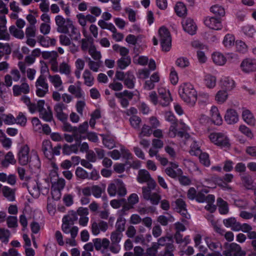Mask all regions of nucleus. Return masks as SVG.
Wrapping results in <instances>:
<instances>
[{
	"mask_svg": "<svg viewBox=\"0 0 256 256\" xmlns=\"http://www.w3.org/2000/svg\"><path fill=\"white\" fill-rule=\"evenodd\" d=\"M130 122L134 128H140V124L141 122V119L138 116H134L130 118Z\"/></svg>",
	"mask_w": 256,
	"mask_h": 256,
	"instance_id": "0e129e2a",
	"label": "nucleus"
},
{
	"mask_svg": "<svg viewBox=\"0 0 256 256\" xmlns=\"http://www.w3.org/2000/svg\"><path fill=\"white\" fill-rule=\"evenodd\" d=\"M236 51L240 53H245L248 50V46L244 42L238 40L236 42Z\"/></svg>",
	"mask_w": 256,
	"mask_h": 256,
	"instance_id": "49530a36",
	"label": "nucleus"
},
{
	"mask_svg": "<svg viewBox=\"0 0 256 256\" xmlns=\"http://www.w3.org/2000/svg\"><path fill=\"white\" fill-rule=\"evenodd\" d=\"M68 92L74 95L77 98H80L82 96V90L80 86L76 87L74 85H70L68 88Z\"/></svg>",
	"mask_w": 256,
	"mask_h": 256,
	"instance_id": "79ce46f5",
	"label": "nucleus"
},
{
	"mask_svg": "<svg viewBox=\"0 0 256 256\" xmlns=\"http://www.w3.org/2000/svg\"><path fill=\"white\" fill-rule=\"evenodd\" d=\"M239 130L247 137L252 138L254 137V134L251 130L244 125H240L239 126Z\"/></svg>",
	"mask_w": 256,
	"mask_h": 256,
	"instance_id": "bf43d9fd",
	"label": "nucleus"
},
{
	"mask_svg": "<svg viewBox=\"0 0 256 256\" xmlns=\"http://www.w3.org/2000/svg\"><path fill=\"white\" fill-rule=\"evenodd\" d=\"M158 33L162 50L169 51L172 46V38L170 32L166 27L162 26L159 29Z\"/></svg>",
	"mask_w": 256,
	"mask_h": 256,
	"instance_id": "7ed1b4c3",
	"label": "nucleus"
},
{
	"mask_svg": "<svg viewBox=\"0 0 256 256\" xmlns=\"http://www.w3.org/2000/svg\"><path fill=\"white\" fill-rule=\"evenodd\" d=\"M102 137V142L104 146L109 149L115 146V140L114 138L108 136L100 134Z\"/></svg>",
	"mask_w": 256,
	"mask_h": 256,
	"instance_id": "bb28decb",
	"label": "nucleus"
},
{
	"mask_svg": "<svg viewBox=\"0 0 256 256\" xmlns=\"http://www.w3.org/2000/svg\"><path fill=\"white\" fill-rule=\"evenodd\" d=\"M204 23L206 26L214 30H221L222 27L220 18L207 16L204 20Z\"/></svg>",
	"mask_w": 256,
	"mask_h": 256,
	"instance_id": "9b49d317",
	"label": "nucleus"
},
{
	"mask_svg": "<svg viewBox=\"0 0 256 256\" xmlns=\"http://www.w3.org/2000/svg\"><path fill=\"white\" fill-rule=\"evenodd\" d=\"M177 126H178V122L174 123L171 124L170 127L168 135L170 138H174L176 134L178 135V130H177Z\"/></svg>",
	"mask_w": 256,
	"mask_h": 256,
	"instance_id": "774afa93",
	"label": "nucleus"
},
{
	"mask_svg": "<svg viewBox=\"0 0 256 256\" xmlns=\"http://www.w3.org/2000/svg\"><path fill=\"white\" fill-rule=\"evenodd\" d=\"M212 59L214 62L218 66H223L226 62L225 56L220 52H214L212 54Z\"/></svg>",
	"mask_w": 256,
	"mask_h": 256,
	"instance_id": "393cba45",
	"label": "nucleus"
},
{
	"mask_svg": "<svg viewBox=\"0 0 256 256\" xmlns=\"http://www.w3.org/2000/svg\"><path fill=\"white\" fill-rule=\"evenodd\" d=\"M40 118L46 122H50L52 118V113L50 107H48V110H44L40 111Z\"/></svg>",
	"mask_w": 256,
	"mask_h": 256,
	"instance_id": "7c9ffc66",
	"label": "nucleus"
},
{
	"mask_svg": "<svg viewBox=\"0 0 256 256\" xmlns=\"http://www.w3.org/2000/svg\"><path fill=\"white\" fill-rule=\"evenodd\" d=\"M63 122V130L66 132H74V134H77L78 128L73 127L70 124L66 121L62 122Z\"/></svg>",
	"mask_w": 256,
	"mask_h": 256,
	"instance_id": "680f3d73",
	"label": "nucleus"
},
{
	"mask_svg": "<svg viewBox=\"0 0 256 256\" xmlns=\"http://www.w3.org/2000/svg\"><path fill=\"white\" fill-rule=\"evenodd\" d=\"M228 96L226 90H219L216 95L215 100L218 103L222 104L226 100Z\"/></svg>",
	"mask_w": 256,
	"mask_h": 256,
	"instance_id": "ea45409f",
	"label": "nucleus"
},
{
	"mask_svg": "<svg viewBox=\"0 0 256 256\" xmlns=\"http://www.w3.org/2000/svg\"><path fill=\"white\" fill-rule=\"evenodd\" d=\"M159 248L160 246H166V248L171 249L173 248V240L172 236H162L158 239V242H156Z\"/></svg>",
	"mask_w": 256,
	"mask_h": 256,
	"instance_id": "aec40b11",
	"label": "nucleus"
},
{
	"mask_svg": "<svg viewBox=\"0 0 256 256\" xmlns=\"http://www.w3.org/2000/svg\"><path fill=\"white\" fill-rule=\"evenodd\" d=\"M10 235V231L4 228H0V240L5 244H7L9 240Z\"/></svg>",
	"mask_w": 256,
	"mask_h": 256,
	"instance_id": "3c124183",
	"label": "nucleus"
},
{
	"mask_svg": "<svg viewBox=\"0 0 256 256\" xmlns=\"http://www.w3.org/2000/svg\"><path fill=\"white\" fill-rule=\"evenodd\" d=\"M136 78L132 72H126V77L124 80V86L128 88L132 89L134 87Z\"/></svg>",
	"mask_w": 256,
	"mask_h": 256,
	"instance_id": "4be33fe9",
	"label": "nucleus"
},
{
	"mask_svg": "<svg viewBox=\"0 0 256 256\" xmlns=\"http://www.w3.org/2000/svg\"><path fill=\"white\" fill-rule=\"evenodd\" d=\"M181 98L190 106H194L197 100V92L194 86L190 83L180 85L178 90Z\"/></svg>",
	"mask_w": 256,
	"mask_h": 256,
	"instance_id": "f03ea898",
	"label": "nucleus"
},
{
	"mask_svg": "<svg viewBox=\"0 0 256 256\" xmlns=\"http://www.w3.org/2000/svg\"><path fill=\"white\" fill-rule=\"evenodd\" d=\"M2 118L4 122L6 124H12L15 123L16 120L14 116L11 114L2 115Z\"/></svg>",
	"mask_w": 256,
	"mask_h": 256,
	"instance_id": "052dcab7",
	"label": "nucleus"
},
{
	"mask_svg": "<svg viewBox=\"0 0 256 256\" xmlns=\"http://www.w3.org/2000/svg\"><path fill=\"white\" fill-rule=\"evenodd\" d=\"M66 106L62 102L56 104L54 107L56 116L62 122L66 121L68 118V115L63 112Z\"/></svg>",
	"mask_w": 256,
	"mask_h": 256,
	"instance_id": "ddd939ff",
	"label": "nucleus"
},
{
	"mask_svg": "<svg viewBox=\"0 0 256 256\" xmlns=\"http://www.w3.org/2000/svg\"><path fill=\"white\" fill-rule=\"evenodd\" d=\"M63 224L62 226V229L64 232L65 234L70 233L71 237L74 239L77 236L78 232V228L76 226H73L70 229V226L72 224H68V222H62Z\"/></svg>",
	"mask_w": 256,
	"mask_h": 256,
	"instance_id": "6ab92c4d",
	"label": "nucleus"
},
{
	"mask_svg": "<svg viewBox=\"0 0 256 256\" xmlns=\"http://www.w3.org/2000/svg\"><path fill=\"white\" fill-rule=\"evenodd\" d=\"M65 180L62 178H58L56 182L52 184V198L58 200L60 196V190L65 186Z\"/></svg>",
	"mask_w": 256,
	"mask_h": 256,
	"instance_id": "1a4fd4ad",
	"label": "nucleus"
},
{
	"mask_svg": "<svg viewBox=\"0 0 256 256\" xmlns=\"http://www.w3.org/2000/svg\"><path fill=\"white\" fill-rule=\"evenodd\" d=\"M204 81L206 85L208 88H212L216 85V78L214 76L207 74L205 76Z\"/></svg>",
	"mask_w": 256,
	"mask_h": 256,
	"instance_id": "c9c22d12",
	"label": "nucleus"
},
{
	"mask_svg": "<svg viewBox=\"0 0 256 256\" xmlns=\"http://www.w3.org/2000/svg\"><path fill=\"white\" fill-rule=\"evenodd\" d=\"M222 87L226 90H232L234 86V81L230 78H224L221 80Z\"/></svg>",
	"mask_w": 256,
	"mask_h": 256,
	"instance_id": "2f4dec72",
	"label": "nucleus"
},
{
	"mask_svg": "<svg viewBox=\"0 0 256 256\" xmlns=\"http://www.w3.org/2000/svg\"><path fill=\"white\" fill-rule=\"evenodd\" d=\"M209 138L212 142L222 148H228L230 146L229 138L224 134L212 133L210 134Z\"/></svg>",
	"mask_w": 256,
	"mask_h": 256,
	"instance_id": "20e7f679",
	"label": "nucleus"
},
{
	"mask_svg": "<svg viewBox=\"0 0 256 256\" xmlns=\"http://www.w3.org/2000/svg\"><path fill=\"white\" fill-rule=\"evenodd\" d=\"M2 189L3 196L10 202L15 200V191L8 186H4Z\"/></svg>",
	"mask_w": 256,
	"mask_h": 256,
	"instance_id": "b1692460",
	"label": "nucleus"
},
{
	"mask_svg": "<svg viewBox=\"0 0 256 256\" xmlns=\"http://www.w3.org/2000/svg\"><path fill=\"white\" fill-rule=\"evenodd\" d=\"M108 228V223L103 220H100L98 223L94 222L92 224V232L95 236L99 234L100 230L106 232Z\"/></svg>",
	"mask_w": 256,
	"mask_h": 256,
	"instance_id": "4468645a",
	"label": "nucleus"
},
{
	"mask_svg": "<svg viewBox=\"0 0 256 256\" xmlns=\"http://www.w3.org/2000/svg\"><path fill=\"white\" fill-rule=\"evenodd\" d=\"M10 36L7 32L5 26H0V40H10Z\"/></svg>",
	"mask_w": 256,
	"mask_h": 256,
	"instance_id": "338daca9",
	"label": "nucleus"
},
{
	"mask_svg": "<svg viewBox=\"0 0 256 256\" xmlns=\"http://www.w3.org/2000/svg\"><path fill=\"white\" fill-rule=\"evenodd\" d=\"M176 64L178 66L184 68L188 66L190 62L187 58L182 57L177 59Z\"/></svg>",
	"mask_w": 256,
	"mask_h": 256,
	"instance_id": "69168bd1",
	"label": "nucleus"
},
{
	"mask_svg": "<svg viewBox=\"0 0 256 256\" xmlns=\"http://www.w3.org/2000/svg\"><path fill=\"white\" fill-rule=\"evenodd\" d=\"M242 70L245 72H250L255 70V60L246 59L242 62L240 64Z\"/></svg>",
	"mask_w": 256,
	"mask_h": 256,
	"instance_id": "f3484780",
	"label": "nucleus"
},
{
	"mask_svg": "<svg viewBox=\"0 0 256 256\" xmlns=\"http://www.w3.org/2000/svg\"><path fill=\"white\" fill-rule=\"evenodd\" d=\"M104 189L98 186H92V195L96 198H100L102 196V194L104 192Z\"/></svg>",
	"mask_w": 256,
	"mask_h": 256,
	"instance_id": "4d7b16f0",
	"label": "nucleus"
},
{
	"mask_svg": "<svg viewBox=\"0 0 256 256\" xmlns=\"http://www.w3.org/2000/svg\"><path fill=\"white\" fill-rule=\"evenodd\" d=\"M70 66L67 63L63 62L60 64L59 72L61 74L68 76L70 73Z\"/></svg>",
	"mask_w": 256,
	"mask_h": 256,
	"instance_id": "5fc2aeb1",
	"label": "nucleus"
},
{
	"mask_svg": "<svg viewBox=\"0 0 256 256\" xmlns=\"http://www.w3.org/2000/svg\"><path fill=\"white\" fill-rule=\"evenodd\" d=\"M239 120L237 112L233 109L228 110L224 116V120L228 124L236 123Z\"/></svg>",
	"mask_w": 256,
	"mask_h": 256,
	"instance_id": "2eb2a0df",
	"label": "nucleus"
},
{
	"mask_svg": "<svg viewBox=\"0 0 256 256\" xmlns=\"http://www.w3.org/2000/svg\"><path fill=\"white\" fill-rule=\"evenodd\" d=\"M78 214L76 212L72 210L62 218V222H68L70 224H74V222L78 220Z\"/></svg>",
	"mask_w": 256,
	"mask_h": 256,
	"instance_id": "c756f323",
	"label": "nucleus"
},
{
	"mask_svg": "<svg viewBox=\"0 0 256 256\" xmlns=\"http://www.w3.org/2000/svg\"><path fill=\"white\" fill-rule=\"evenodd\" d=\"M210 114L212 122L216 125H220L222 122V118L218 110V108L213 106L210 110Z\"/></svg>",
	"mask_w": 256,
	"mask_h": 256,
	"instance_id": "5701e85b",
	"label": "nucleus"
},
{
	"mask_svg": "<svg viewBox=\"0 0 256 256\" xmlns=\"http://www.w3.org/2000/svg\"><path fill=\"white\" fill-rule=\"evenodd\" d=\"M88 65L90 68L94 72H98L100 66L102 62L100 60H96V62H94L90 58H88Z\"/></svg>",
	"mask_w": 256,
	"mask_h": 256,
	"instance_id": "09e8293b",
	"label": "nucleus"
},
{
	"mask_svg": "<svg viewBox=\"0 0 256 256\" xmlns=\"http://www.w3.org/2000/svg\"><path fill=\"white\" fill-rule=\"evenodd\" d=\"M158 248L157 244L154 242L151 247L147 248L146 252L144 256H156Z\"/></svg>",
	"mask_w": 256,
	"mask_h": 256,
	"instance_id": "8fccbe9b",
	"label": "nucleus"
},
{
	"mask_svg": "<svg viewBox=\"0 0 256 256\" xmlns=\"http://www.w3.org/2000/svg\"><path fill=\"white\" fill-rule=\"evenodd\" d=\"M82 77L84 80V84L86 86H91L94 84V78L89 70H86L84 71Z\"/></svg>",
	"mask_w": 256,
	"mask_h": 256,
	"instance_id": "cd10ccee",
	"label": "nucleus"
},
{
	"mask_svg": "<svg viewBox=\"0 0 256 256\" xmlns=\"http://www.w3.org/2000/svg\"><path fill=\"white\" fill-rule=\"evenodd\" d=\"M223 224L226 228H230L234 231H239L240 222H237L234 218L231 217L223 220Z\"/></svg>",
	"mask_w": 256,
	"mask_h": 256,
	"instance_id": "a211bd4d",
	"label": "nucleus"
},
{
	"mask_svg": "<svg viewBox=\"0 0 256 256\" xmlns=\"http://www.w3.org/2000/svg\"><path fill=\"white\" fill-rule=\"evenodd\" d=\"M10 34L16 38L22 39L24 38V32L17 28L15 26H12L9 28Z\"/></svg>",
	"mask_w": 256,
	"mask_h": 256,
	"instance_id": "f704fd0d",
	"label": "nucleus"
},
{
	"mask_svg": "<svg viewBox=\"0 0 256 256\" xmlns=\"http://www.w3.org/2000/svg\"><path fill=\"white\" fill-rule=\"evenodd\" d=\"M234 36L227 34L224 38L223 43L225 46L229 47L234 44Z\"/></svg>",
	"mask_w": 256,
	"mask_h": 256,
	"instance_id": "13d9d810",
	"label": "nucleus"
},
{
	"mask_svg": "<svg viewBox=\"0 0 256 256\" xmlns=\"http://www.w3.org/2000/svg\"><path fill=\"white\" fill-rule=\"evenodd\" d=\"M18 160H38L37 152L34 150L30 152L28 145L22 146L18 153Z\"/></svg>",
	"mask_w": 256,
	"mask_h": 256,
	"instance_id": "423d86ee",
	"label": "nucleus"
},
{
	"mask_svg": "<svg viewBox=\"0 0 256 256\" xmlns=\"http://www.w3.org/2000/svg\"><path fill=\"white\" fill-rule=\"evenodd\" d=\"M55 21L58 26L57 31L62 34H68V30L70 29L69 36L72 40L80 42L81 34L80 30L76 27L70 18H64L62 16L58 15L55 18Z\"/></svg>",
	"mask_w": 256,
	"mask_h": 256,
	"instance_id": "f257e3e1",
	"label": "nucleus"
},
{
	"mask_svg": "<svg viewBox=\"0 0 256 256\" xmlns=\"http://www.w3.org/2000/svg\"><path fill=\"white\" fill-rule=\"evenodd\" d=\"M123 236L122 233L114 230L111 233L110 240L113 244H118Z\"/></svg>",
	"mask_w": 256,
	"mask_h": 256,
	"instance_id": "37998d69",
	"label": "nucleus"
},
{
	"mask_svg": "<svg viewBox=\"0 0 256 256\" xmlns=\"http://www.w3.org/2000/svg\"><path fill=\"white\" fill-rule=\"evenodd\" d=\"M36 94L40 97H43L48 92V84L46 82L44 76L40 75L36 82Z\"/></svg>",
	"mask_w": 256,
	"mask_h": 256,
	"instance_id": "6e6552de",
	"label": "nucleus"
},
{
	"mask_svg": "<svg viewBox=\"0 0 256 256\" xmlns=\"http://www.w3.org/2000/svg\"><path fill=\"white\" fill-rule=\"evenodd\" d=\"M92 242L96 250L100 251L102 254L106 252L110 244V241L106 238H96L93 239Z\"/></svg>",
	"mask_w": 256,
	"mask_h": 256,
	"instance_id": "9d476101",
	"label": "nucleus"
},
{
	"mask_svg": "<svg viewBox=\"0 0 256 256\" xmlns=\"http://www.w3.org/2000/svg\"><path fill=\"white\" fill-rule=\"evenodd\" d=\"M244 34L249 37H253L256 32L254 25L248 24L242 28Z\"/></svg>",
	"mask_w": 256,
	"mask_h": 256,
	"instance_id": "c03bdc74",
	"label": "nucleus"
},
{
	"mask_svg": "<svg viewBox=\"0 0 256 256\" xmlns=\"http://www.w3.org/2000/svg\"><path fill=\"white\" fill-rule=\"evenodd\" d=\"M190 154L192 156H198L200 160H208V154L206 152H202L199 148H196L195 150L192 148L190 150Z\"/></svg>",
	"mask_w": 256,
	"mask_h": 256,
	"instance_id": "473e14b6",
	"label": "nucleus"
},
{
	"mask_svg": "<svg viewBox=\"0 0 256 256\" xmlns=\"http://www.w3.org/2000/svg\"><path fill=\"white\" fill-rule=\"evenodd\" d=\"M12 90L14 96H18L22 94H28L30 92V87L27 83L23 82L20 85H14Z\"/></svg>",
	"mask_w": 256,
	"mask_h": 256,
	"instance_id": "dca6fc26",
	"label": "nucleus"
},
{
	"mask_svg": "<svg viewBox=\"0 0 256 256\" xmlns=\"http://www.w3.org/2000/svg\"><path fill=\"white\" fill-rule=\"evenodd\" d=\"M184 30L190 35L196 34L197 26L194 20L190 18L184 19L182 22Z\"/></svg>",
	"mask_w": 256,
	"mask_h": 256,
	"instance_id": "f8f14e48",
	"label": "nucleus"
},
{
	"mask_svg": "<svg viewBox=\"0 0 256 256\" xmlns=\"http://www.w3.org/2000/svg\"><path fill=\"white\" fill-rule=\"evenodd\" d=\"M217 204L219 207L218 210L220 214H226L228 212V208L227 202L221 198L217 199Z\"/></svg>",
	"mask_w": 256,
	"mask_h": 256,
	"instance_id": "c85d7f7f",
	"label": "nucleus"
},
{
	"mask_svg": "<svg viewBox=\"0 0 256 256\" xmlns=\"http://www.w3.org/2000/svg\"><path fill=\"white\" fill-rule=\"evenodd\" d=\"M7 224L8 228H16L18 226V220L16 216H9L6 219Z\"/></svg>",
	"mask_w": 256,
	"mask_h": 256,
	"instance_id": "e2e57ef3",
	"label": "nucleus"
},
{
	"mask_svg": "<svg viewBox=\"0 0 256 256\" xmlns=\"http://www.w3.org/2000/svg\"><path fill=\"white\" fill-rule=\"evenodd\" d=\"M115 96L117 98H127L128 100H131L134 96V94L132 92H130L128 90H124L122 92H116L115 93Z\"/></svg>",
	"mask_w": 256,
	"mask_h": 256,
	"instance_id": "864d4df0",
	"label": "nucleus"
},
{
	"mask_svg": "<svg viewBox=\"0 0 256 256\" xmlns=\"http://www.w3.org/2000/svg\"><path fill=\"white\" fill-rule=\"evenodd\" d=\"M225 256H246V253L242 250L240 245L236 243L226 244L225 250L222 252Z\"/></svg>",
	"mask_w": 256,
	"mask_h": 256,
	"instance_id": "39448f33",
	"label": "nucleus"
},
{
	"mask_svg": "<svg viewBox=\"0 0 256 256\" xmlns=\"http://www.w3.org/2000/svg\"><path fill=\"white\" fill-rule=\"evenodd\" d=\"M126 220L122 217H120L118 218L116 224V231L122 233L125 230V225Z\"/></svg>",
	"mask_w": 256,
	"mask_h": 256,
	"instance_id": "58836bf2",
	"label": "nucleus"
},
{
	"mask_svg": "<svg viewBox=\"0 0 256 256\" xmlns=\"http://www.w3.org/2000/svg\"><path fill=\"white\" fill-rule=\"evenodd\" d=\"M159 100L160 104L162 106H168L170 103L172 102V98L170 96V94H166L162 98H159Z\"/></svg>",
	"mask_w": 256,
	"mask_h": 256,
	"instance_id": "6e6d98bb",
	"label": "nucleus"
},
{
	"mask_svg": "<svg viewBox=\"0 0 256 256\" xmlns=\"http://www.w3.org/2000/svg\"><path fill=\"white\" fill-rule=\"evenodd\" d=\"M130 63L131 58L130 56L122 57L117 61V64L118 67L122 70L124 69L126 67L128 66Z\"/></svg>",
	"mask_w": 256,
	"mask_h": 256,
	"instance_id": "72a5a7b5",
	"label": "nucleus"
},
{
	"mask_svg": "<svg viewBox=\"0 0 256 256\" xmlns=\"http://www.w3.org/2000/svg\"><path fill=\"white\" fill-rule=\"evenodd\" d=\"M152 134V130L151 128L146 124H144L142 128L141 132L139 134V137L142 138L144 136H150Z\"/></svg>",
	"mask_w": 256,
	"mask_h": 256,
	"instance_id": "603ef678",
	"label": "nucleus"
},
{
	"mask_svg": "<svg viewBox=\"0 0 256 256\" xmlns=\"http://www.w3.org/2000/svg\"><path fill=\"white\" fill-rule=\"evenodd\" d=\"M242 112V118L243 120L249 125L254 126L255 118L252 114L250 110L243 108Z\"/></svg>",
	"mask_w": 256,
	"mask_h": 256,
	"instance_id": "412c9836",
	"label": "nucleus"
},
{
	"mask_svg": "<svg viewBox=\"0 0 256 256\" xmlns=\"http://www.w3.org/2000/svg\"><path fill=\"white\" fill-rule=\"evenodd\" d=\"M205 242L208 248L212 250H214L218 248L219 246H221V244L219 242H214L210 237H206L205 238Z\"/></svg>",
	"mask_w": 256,
	"mask_h": 256,
	"instance_id": "de8ad7c7",
	"label": "nucleus"
},
{
	"mask_svg": "<svg viewBox=\"0 0 256 256\" xmlns=\"http://www.w3.org/2000/svg\"><path fill=\"white\" fill-rule=\"evenodd\" d=\"M174 203L175 207L174 209L181 214L182 216V222L186 224L188 222L186 220L190 218V215L188 214L186 208L185 202L182 198H178L176 200Z\"/></svg>",
	"mask_w": 256,
	"mask_h": 256,
	"instance_id": "0eeeda50",
	"label": "nucleus"
},
{
	"mask_svg": "<svg viewBox=\"0 0 256 256\" xmlns=\"http://www.w3.org/2000/svg\"><path fill=\"white\" fill-rule=\"evenodd\" d=\"M50 80L56 88H59L62 84V80L60 76L58 74L54 76L50 75L48 76Z\"/></svg>",
	"mask_w": 256,
	"mask_h": 256,
	"instance_id": "a18cd8bd",
	"label": "nucleus"
},
{
	"mask_svg": "<svg viewBox=\"0 0 256 256\" xmlns=\"http://www.w3.org/2000/svg\"><path fill=\"white\" fill-rule=\"evenodd\" d=\"M174 9L176 12L179 16H182L186 14V8L183 2H177Z\"/></svg>",
	"mask_w": 256,
	"mask_h": 256,
	"instance_id": "e433bc0d",
	"label": "nucleus"
},
{
	"mask_svg": "<svg viewBox=\"0 0 256 256\" xmlns=\"http://www.w3.org/2000/svg\"><path fill=\"white\" fill-rule=\"evenodd\" d=\"M88 53L96 60H100L102 58L100 52L97 51L94 46L91 45L88 49Z\"/></svg>",
	"mask_w": 256,
	"mask_h": 256,
	"instance_id": "a19ab883",
	"label": "nucleus"
},
{
	"mask_svg": "<svg viewBox=\"0 0 256 256\" xmlns=\"http://www.w3.org/2000/svg\"><path fill=\"white\" fill-rule=\"evenodd\" d=\"M210 10L216 16H224L225 14V10L223 7L218 4L212 6Z\"/></svg>",
	"mask_w": 256,
	"mask_h": 256,
	"instance_id": "4c0bfd02",
	"label": "nucleus"
},
{
	"mask_svg": "<svg viewBox=\"0 0 256 256\" xmlns=\"http://www.w3.org/2000/svg\"><path fill=\"white\" fill-rule=\"evenodd\" d=\"M151 178L149 172L146 170H140L137 176V180L140 183L148 182Z\"/></svg>",
	"mask_w": 256,
	"mask_h": 256,
	"instance_id": "a878e982",
	"label": "nucleus"
}]
</instances>
